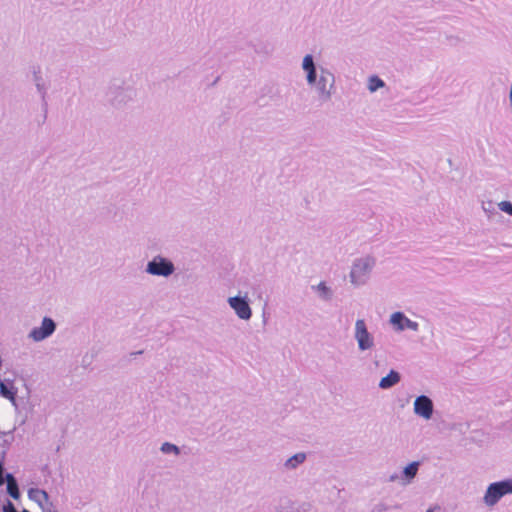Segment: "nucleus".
<instances>
[{
	"mask_svg": "<svg viewBox=\"0 0 512 512\" xmlns=\"http://www.w3.org/2000/svg\"><path fill=\"white\" fill-rule=\"evenodd\" d=\"M512 493V479L492 483L484 496L487 505H494L504 495Z\"/></svg>",
	"mask_w": 512,
	"mask_h": 512,
	"instance_id": "1",
	"label": "nucleus"
},
{
	"mask_svg": "<svg viewBox=\"0 0 512 512\" xmlns=\"http://www.w3.org/2000/svg\"><path fill=\"white\" fill-rule=\"evenodd\" d=\"M355 338L361 350L370 349L373 346V340L367 331L364 320L359 319L355 324Z\"/></svg>",
	"mask_w": 512,
	"mask_h": 512,
	"instance_id": "2",
	"label": "nucleus"
},
{
	"mask_svg": "<svg viewBox=\"0 0 512 512\" xmlns=\"http://www.w3.org/2000/svg\"><path fill=\"white\" fill-rule=\"evenodd\" d=\"M147 271L153 275L168 276L173 273L174 266L163 258H155L149 262Z\"/></svg>",
	"mask_w": 512,
	"mask_h": 512,
	"instance_id": "3",
	"label": "nucleus"
},
{
	"mask_svg": "<svg viewBox=\"0 0 512 512\" xmlns=\"http://www.w3.org/2000/svg\"><path fill=\"white\" fill-rule=\"evenodd\" d=\"M414 410L416 414L425 419H430L433 413L432 401L426 396H419L415 400Z\"/></svg>",
	"mask_w": 512,
	"mask_h": 512,
	"instance_id": "4",
	"label": "nucleus"
},
{
	"mask_svg": "<svg viewBox=\"0 0 512 512\" xmlns=\"http://www.w3.org/2000/svg\"><path fill=\"white\" fill-rule=\"evenodd\" d=\"M55 330V324L52 319L44 318L41 327L35 328L31 331L30 336L35 341H40L51 335Z\"/></svg>",
	"mask_w": 512,
	"mask_h": 512,
	"instance_id": "5",
	"label": "nucleus"
},
{
	"mask_svg": "<svg viewBox=\"0 0 512 512\" xmlns=\"http://www.w3.org/2000/svg\"><path fill=\"white\" fill-rule=\"evenodd\" d=\"M229 304L241 319L247 320L251 317V309L244 299L231 297L229 298Z\"/></svg>",
	"mask_w": 512,
	"mask_h": 512,
	"instance_id": "6",
	"label": "nucleus"
},
{
	"mask_svg": "<svg viewBox=\"0 0 512 512\" xmlns=\"http://www.w3.org/2000/svg\"><path fill=\"white\" fill-rule=\"evenodd\" d=\"M391 323L395 325L399 330L410 328L416 330L418 324L406 318L401 312H395L391 316Z\"/></svg>",
	"mask_w": 512,
	"mask_h": 512,
	"instance_id": "7",
	"label": "nucleus"
},
{
	"mask_svg": "<svg viewBox=\"0 0 512 512\" xmlns=\"http://www.w3.org/2000/svg\"><path fill=\"white\" fill-rule=\"evenodd\" d=\"M303 69L307 71V80L309 83H314L316 79V72L314 67L313 58L311 55H306L303 59Z\"/></svg>",
	"mask_w": 512,
	"mask_h": 512,
	"instance_id": "8",
	"label": "nucleus"
},
{
	"mask_svg": "<svg viewBox=\"0 0 512 512\" xmlns=\"http://www.w3.org/2000/svg\"><path fill=\"white\" fill-rule=\"evenodd\" d=\"M400 381V375L398 372L391 370L390 373L383 377L379 383L380 388L387 389L395 384H397Z\"/></svg>",
	"mask_w": 512,
	"mask_h": 512,
	"instance_id": "9",
	"label": "nucleus"
},
{
	"mask_svg": "<svg viewBox=\"0 0 512 512\" xmlns=\"http://www.w3.org/2000/svg\"><path fill=\"white\" fill-rule=\"evenodd\" d=\"M6 482H7V491L9 493V495L13 499H18L20 497V492H19L16 480L12 474L6 475Z\"/></svg>",
	"mask_w": 512,
	"mask_h": 512,
	"instance_id": "10",
	"label": "nucleus"
},
{
	"mask_svg": "<svg viewBox=\"0 0 512 512\" xmlns=\"http://www.w3.org/2000/svg\"><path fill=\"white\" fill-rule=\"evenodd\" d=\"M305 458L306 455L304 453H297L286 461V466L294 468L298 464L302 463Z\"/></svg>",
	"mask_w": 512,
	"mask_h": 512,
	"instance_id": "11",
	"label": "nucleus"
},
{
	"mask_svg": "<svg viewBox=\"0 0 512 512\" xmlns=\"http://www.w3.org/2000/svg\"><path fill=\"white\" fill-rule=\"evenodd\" d=\"M418 462H412L410 463L405 469H404V475L408 479H412L415 477L418 471Z\"/></svg>",
	"mask_w": 512,
	"mask_h": 512,
	"instance_id": "12",
	"label": "nucleus"
},
{
	"mask_svg": "<svg viewBox=\"0 0 512 512\" xmlns=\"http://www.w3.org/2000/svg\"><path fill=\"white\" fill-rule=\"evenodd\" d=\"M384 86V82L378 78L377 76H373L369 79V85L368 88L371 92L376 91L378 88H381Z\"/></svg>",
	"mask_w": 512,
	"mask_h": 512,
	"instance_id": "13",
	"label": "nucleus"
},
{
	"mask_svg": "<svg viewBox=\"0 0 512 512\" xmlns=\"http://www.w3.org/2000/svg\"><path fill=\"white\" fill-rule=\"evenodd\" d=\"M0 394L11 401H14L15 399V392L8 389L5 383L2 381H0Z\"/></svg>",
	"mask_w": 512,
	"mask_h": 512,
	"instance_id": "14",
	"label": "nucleus"
},
{
	"mask_svg": "<svg viewBox=\"0 0 512 512\" xmlns=\"http://www.w3.org/2000/svg\"><path fill=\"white\" fill-rule=\"evenodd\" d=\"M161 450L164 453H171V452H173L175 454H179V448L176 445L168 443V442L162 444Z\"/></svg>",
	"mask_w": 512,
	"mask_h": 512,
	"instance_id": "15",
	"label": "nucleus"
},
{
	"mask_svg": "<svg viewBox=\"0 0 512 512\" xmlns=\"http://www.w3.org/2000/svg\"><path fill=\"white\" fill-rule=\"evenodd\" d=\"M499 208L501 211L512 215V204L508 201H502L499 203Z\"/></svg>",
	"mask_w": 512,
	"mask_h": 512,
	"instance_id": "16",
	"label": "nucleus"
},
{
	"mask_svg": "<svg viewBox=\"0 0 512 512\" xmlns=\"http://www.w3.org/2000/svg\"><path fill=\"white\" fill-rule=\"evenodd\" d=\"M4 512H17L14 505L11 502H8L7 505L4 506Z\"/></svg>",
	"mask_w": 512,
	"mask_h": 512,
	"instance_id": "17",
	"label": "nucleus"
},
{
	"mask_svg": "<svg viewBox=\"0 0 512 512\" xmlns=\"http://www.w3.org/2000/svg\"><path fill=\"white\" fill-rule=\"evenodd\" d=\"M318 289L324 293H326L328 291V288L326 287V285L324 283H320L318 285Z\"/></svg>",
	"mask_w": 512,
	"mask_h": 512,
	"instance_id": "18",
	"label": "nucleus"
},
{
	"mask_svg": "<svg viewBox=\"0 0 512 512\" xmlns=\"http://www.w3.org/2000/svg\"><path fill=\"white\" fill-rule=\"evenodd\" d=\"M3 483H4L3 466H2V463L0 462V485H2Z\"/></svg>",
	"mask_w": 512,
	"mask_h": 512,
	"instance_id": "19",
	"label": "nucleus"
},
{
	"mask_svg": "<svg viewBox=\"0 0 512 512\" xmlns=\"http://www.w3.org/2000/svg\"><path fill=\"white\" fill-rule=\"evenodd\" d=\"M37 493L41 494L44 498H47V493L45 491L37 490Z\"/></svg>",
	"mask_w": 512,
	"mask_h": 512,
	"instance_id": "20",
	"label": "nucleus"
},
{
	"mask_svg": "<svg viewBox=\"0 0 512 512\" xmlns=\"http://www.w3.org/2000/svg\"><path fill=\"white\" fill-rule=\"evenodd\" d=\"M426 512H433L431 509L427 510Z\"/></svg>",
	"mask_w": 512,
	"mask_h": 512,
	"instance_id": "21",
	"label": "nucleus"
},
{
	"mask_svg": "<svg viewBox=\"0 0 512 512\" xmlns=\"http://www.w3.org/2000/svg\"><path fill=\"white\" fill-rule=\"evenodd\" d=\"M23 512H29V511H27V510H24Z\"/></svg>",
	"mask_w": 512,
	"mask_h": 512,
	"instance_id": "22",
	"label": "nucleus"
}]
</instances>
